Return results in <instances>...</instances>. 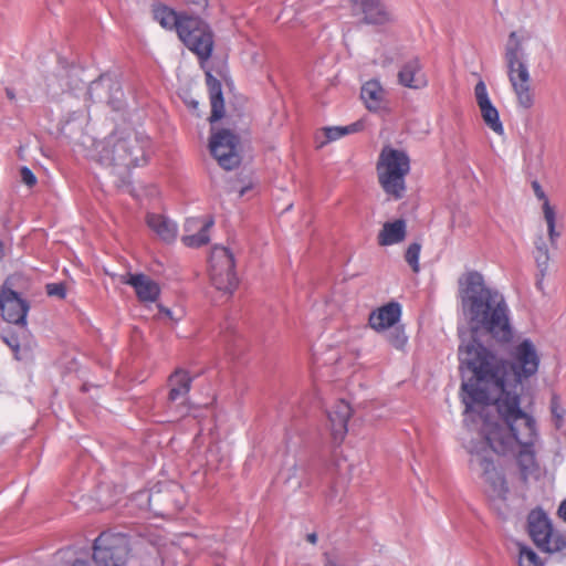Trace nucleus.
<instances>
[{"label":"nucleus","mask_w":566,"mask_h":566,"mask_svg":"<svg viewBox=\"0 0 566 566\" xmlns=\"http://www.w3.org/2000/svg\"><path fill=\"white\" fill-rule=\"evenodd\" d=\"M552 413L558 419L563 417V411L559 409L556 399L552 401Z\"/></svg>","instance_id":"58836bf2"},{"label":"nucleus","mask_w":566,"mask_h":566,"mask_svg":"<svg viewBox=\"0 0 566 566\" xmlns=\"http://www.w3.org/2000/svg\"><path fill=\"white\" fill-rule=\"evenodd\" d=\"M148 144L143 135L130 130H116L97 145V160L115 174H122L146 161Z\"/></svg>","instance_id":"20e7f679"},{"label":"nucleus","mask_w":566,"mask_h":566,"mask_svg":"<svg viewBox=\"0 0 566 566\" xmlns=\"http://www.w3.org/2000/svg\"><path fill=\"white\" fill-rule=\"evenodd\" d=\"M90 97L99 102H106L114 109H119L123 104V91L118 82L103 75L91 83L88 87Z\"/></svg>","instance_id":"dca6fc26"},{"label":"nucleus","mask_w":566,"mask_h":566,"mask_svg":"<svg viewBox=\"0 0 566 566\" xmlns=\"http://www.w3.org/2000/svg\"><path fill=\"white\" fill-rule=\"evenodd\" d=\"M458 357L463 377L470 375L461 386L467 421L495 397H521L525 382L537 374L541 363L537 348L530 338L510 348L509 360L478 339L462 342Z\"/></svg>","instance_id":"f257e3e1"},{"label":"nucleus","mask_w":566,"mask_h":566,"mask_svg":"<svg viewBox=\"0 0 566 566\" xmlns=\"http://www.w3.org/2000/svg\"><path fill=\"white\" fill-rule=\"evenodd\" d=\"M398 82L400 85L412 90L427 86L428 80L418 57H411L402 63L398 72Z\"/></svg>","instance_id":"412c9836"},{"label":"nucleus","mask_w":566,"mask_h":566,"mask_svg":"<svg viewBox=\"0 0 566 566\" xmlns=\"http://www.w3.org/2000/svg\"><path fill=\"white\" fill-rule=\"evenodd\" d=\"M129 554V542L124 534L102 533L94 542L91 566H124Z\"/></svg>","instance_id":"1a4fd4ad"},{"label":"nucleus","mask_w":566,"mask_h":566,"mask_svg":"<svg viewBox=\"0 0 566 566\" xmlns=\"http://www.w3.org/2000/svg\"><path fill=\"white\" fill-rule=\"evenodd\" d=\"M459 302L462 316L474 336H486L505 345L514 338L512 313L504 295L489 286L478 271H469L459 279ZM465 342V339H462Z\"/></svg>","instance_id":"7ed1b4c3"},{"label":"nucleus","mask_w":566,"mask_h":566,"mask_svg":"<svg viewBox=\"0 0 566 566\" xmlns=\"http://www.w3.org/2000/svg\"><path fill=\"white\" fill-rule=\"evenodd\" d=\"M558 515L559 517L566 522V500H564L558 507Z\"/></svg>","instance_id":"ea45409f"},{"label":"nucleus","mask_w":566,"mask_h":566,"mask_svg":"<svg viewBox=\"0 0 566 566\" xmlns=\"http://www.w3.org/2000/svg\"><path fill=\"white\" fill-rule=\"evenodd\" d=\"M507 76L516 96L520 107L528 109L534 104V95L531 91V74L527 65V56L516 32H511L505 45L504 54Z\"/></svg>","instance_id":"6e6552de"},{"label":"nucleus","mask_w":566,"mask_h":566,"mask_svg":"<svg viewBox=\"0 0 566 566\" xmlns=\"http://www.w3.org/2000/svg\"><path fill=\"white\" fill-rule=\"evenodd\" d=\"M146 223L161 241L170 243L176 240L178 226L168 217L160 213H148Z\"/></svg>","instance_id":"393cba45"},{"label":"nucleus","mask_w":566,"mask_h":566,"mask_svg":"<svg viewBox=\"0 0 566 566\" xmlns=\"http://www.w3.org/2000/svg\"><path fill=\"white\" fill-rule=\"evenodd\" d=\"M3 256H4L3 243L0 241V262L2 261Z\"/></svg>","instance_id":"c03bdc74"},{"label":"nucleus","mask_w":566,"mask_h":566,"mask_svg":"<svg viewBox=\"0 0 566 566\" xmlns=\"http://www.w3.org/2000/svg\"><path fill=\"white\" fill-rule=\"evenodd\" d=\"M353 15L366 24H384L390 13L381 0H349Z\"/></svg>","instance_id":"2eb2a0df"},{"label":"nucleus","mask_w":566,"mask_h":566,"mask_svg":"<svg viewBox=\"0 0 566 566\" xmlns=\"http://www.w3.org/2000/svg\"><path fill=\"white\" fill-rule=\"evenodd\" d=\"M212 218H188L185 222L186 234L181 238L188 248H200L210 241L209 231L213 226Z\"/></svg>","instance_id":"a211bd4d"},{"label":"nucleus","mask_w":566,"mask_h":566,"mask_svg":"<svg viewBox=\"0 0 566 566\" xmlns=\"http://www.w3.org/2000/svg\"><path fill=\"white\" fill-rule=\"evenodd\" d=\"M378 182L385 193L399 200L407 191L406 177L410 171V158L405 150L384 146L376 165Z\"/></svg>","instance_id":"0eeeda50"},{"label":"nucleus","mask_w":566,"mask_h":566,"mask_svg":"<svg viewBox=\"0 0 566 566\" xmlns=\"http://www.w3.org/2000/svg\"><path fill=\"white\" fill-rule=\"evenodd\" d=\"M360 97L369 112H381L387 108V92L377 80L367 81L360 91Z\"/></svg>","instance_id":"b1692460"},{"label":"nucleus","mask_w":566,"mask_h":566,"mask_svg":"<svg viewBox=\"0 0 566 566\" xmlns=\"http://www.w3.org/2000/svg\"><path fill=\"white\" fill-rule=\"evenodd\" d=\"M528 534L534 544L545 553H557L566 547V536L555 531L548 515L536 509L527 516Z\"/></svg>","instance_id":"9d476101"},{"label":"nucleus","mask_w":566,"mask_h":566,"mask_svg":"<svg viewBox=\"0 0 566 566\" xmlns=\"http://www.w3.org/2000/svg\"><path fill=\"white\" fill-rule=\"evenodd\" d=\"M460 439L470 455V469L480 473L488 496L492 501H505L510 489L503 471L494 463V453L496 452L488 446V441L478 440L464 431Z\"/></svg>","instance_id":"423d86ee"},{"label":"nucleus","mask_w":566,"mask_h":566,"mask_svg":"<svg viewBox=\"0 0 566 566\" xmlns=\"http://www.w3.org/2000/svg\"><path fill=\"white\" fill-rule=\"evenodd\" d=\"M154 17L163 28L168 30L175 29L178 32L181 20L187 19L188 15L179 14L166 6H160L155 8Z\"/></svg>","instance_id":"c85d7f7f"},{"label":"nucleus","mask_w":566,"mask_h":566,"mask_svg":"<svg viewBox=\"0 0 566 566\" xmlns=\"http://www.w3.org/2000/svg\"><path fill=\"white\" fill-rule=\"evenodd\" d=\"M7 96H8V98H10V99H14V97H15V95H14L13 91H12V90H10V88H7Z\"/></svg>","instance_id":"37998d69"},{"label":"nucleus","mask_w":566,"mask_h":566,"mask_svg":"<svg viewBox=\"0 0 566 566\" xmlns=\"http://www.w3.org/2000/svg\"><path fill=\"white\" fill-rule=\"evenodd\" d=\"M74 566H91V564L87 560H84L83 558H77L74 562Z\"/></svg>","instance_id":"a19ab883"},{"label":"nucleus","mask_w":566,"mask_h":566,"mask_svg":"<svg viewBox=\"0 0 566 566\" xmlns=\"http://www.w3.org/2000/svg\"><path fill=\"white\" fill-rule=\"evenodd\" d=\"M206 82L209 91L211 115L210 123L221 119L224 115V101L222 95V86L219 80L213 77L210 73L206 75Z\"/></svg>","instance_id":"bb28decb"},{"label":"nucleus","mask_w":566,"mask_h":566,"mask_svg":"<svg viewBox=\"0 0 566 566\" xmlns=\"http://www.w3.org/2000/svg\"><path fill=\"white\" fill-rule=\"evenodd\" d=\"M238 145L239 139L231 130L221 129L212 134L209 148L219 165L227 170H231L239 166L241 160Z\"/></svg>","instance_id":"ddd939ff"},{"label":"nucleus","mask_w":566,"mask_h":566,"mask_svg":"<svg viewBox=\"0 0 566 566\" xmlns=\"http://www.w3.org/2000/svg\"><path fill=\"white\" fill-rule=\"evenodd\" d=\"M401 316V306L396 302L388 303L369 315V325L377 332L395 326Z\"/></svg>","instance_id":"4be33fe9"},{"label":"nucleus","mask_w":566,"mask_h":566,"mask_svg":"<svg viewBox=\"0 0 566 566\" xmlns=\"http://www.w3.org/2000/svg\"><path fill=\"white\" fill-rule=\"evenodd\" d=\"M538 448L517 450L514 452L518 476L522 483L539 482L546 478L548 471L537 458Z\"/></svg>","instance_id":"4468645a"},{"label":"nucleus","mask_w":566,"mask_h":566,"mask_svg":"<svg viewBox=\"0 0 566 566\" xmlns=\"http://www.w3.org/2000/svg\"><path fill=\"white\" fill-rule=\"evenodd\" d=\"M307 541L312 544H316L317 542V535L315 533H311L307 535Z\"/></svg>","instance_id":"79ce46f5"},{"label":"nucleus","mask_w":566,"mask_h":566,"mask_svg":"<svg viewBox=\"0 0 566 566\" xmlns=\"http://www.w3.org/2000/svg\"><path fill=\"white\" fill-rule=\"evenodd\" d=\"M474 95L484 124L495 134L503 135L504 127L500 119L499 111L491 102L486 85L483 81L476 83Z\"/></svg>","instance_id":"f3484780"},{"label":"nucleus","mask_w":566,"mask_h":566,"mask_svg":"<svg viewBox=\"0 0 566 566\" xmlns=\"http://www.w3.org/2000/svg\"><path fill=\"white\" fill-rule=\"evenodd\" d=\"M352 415L349 403L343 399L336 401L333 407L327 410L328 427L333 440L340 443L347 433V422Z\"/></svg>","instance_id":"aec40b11"},{"label":"nucleus","mask_w":566,"mask_h":566,"mask_svg":"<svg viewBox=\"0 0 566 566\" xmlns=\"http://www.w3.org/2000/svg\"><path fill=\"white\" fill-rule=\"evenodd\" d=\"M533 190H534L535 196L539 200H543V213H544L545 221L547 223L548 235H549L551 241L554 242L556 240V238L559 235L555 230V223H556L555 211H554L553 207H551L549 201H548L544 190L542 189V187L539 186V184L537 181L533 182Z\"/></svg>","instance_id":"cd10ccee"},{"label":"nucleus","mask_w":566,"mask_h":566,"mask_svg":"<svg viewBox=\"0 0 566 566\" xmlns=\"http://www.w3.org/2000/svg\"><path fill=\"white\" fill-rule=\"evenodd\" d=\"M518 566H544L539 556L525 545L518 546Z\"/></svg>","instance_id":"473e14b6"},{"label":"nucleus","mask_w":566,"mask_h":566,"mask_svg":"<svg viewBox=\"0 0 566 566\" xmlns=\"http://www.w3.org/2000/svg\"><path fill=\"white\" fill-rule=\"evenodd\" d=\"M158 314L160 318L166 319L172 324L178 323L184 317L182 308H168L164 305H158Z\"/></svg>","instance_id":"c9c22d12"},{"label":"nucleus","mask_w":566,"mask_h":566,"mask_svg":"<svg viewBox=\"0 0 566 566\" xmlns=\"http://www.w3.org/2000/svg\"><path fill=\"white\" fill-rule=\"evenodd\" d=\"M179 39L200 60H208L213 50V35L209 25L198 17L182 19L178 31Z\"/></svg>","instance_id":"9b49d317"},{"label":"nucleus","mask_w":566,"mask_h":566,"mask_svg":"<svg viewBox=\"0 0 566 566\" xmlns=\"http://www.w3.org/2000/svg\"><path fill=\"white\" fill-rule=\"evenodd\" d=\"M29 308V303L21 296L0 290V315L6 322L19 327V333L12 329L3 331L1 338L10 347L14 358L24 363L33 359L36 347L25 328Z\"/></svg>","instance_id":"39448f33"},{"label":"nucleus","mask_w":566,"mask_h":566,"mask_svg":"<svg viewBox=\"0 0 566 566\" xmlns=\"http://www.w3.org/2000/svg\"><path fill=\"white\" fill-rule=\"evenodd\" d=\"M31 287V279L22 273L15 272L7 277L1 291L12 292L17 295H21L24 291H29Z\"/></svg>","instance_id":"7c9ffc66"},{"label":"nucleus","mask_w":566,"mask_h":566,"mask_svg":"<svg viewBox=\"0 0 566 566\" xmlns=\"http://www.w3.org/2000/svg\"><path fill=\"white\" fill-rule=\"evenodd\" d=\"M169 385H170V391H169L170 407L181 406L182 409L188 410V407L185 403L187 401L188 392L191 387V377L189 376V374L185 370H176L169 377Z\"/></svg>","instance_id":"5701e85b"},{"label":"nucleus","mask_w":566,"mask_h":566,"mask_svg":"<svg viewBox=\"0 0 566 566\" xmlns=\"http://www.w3.org/2000/svg\"><path fill=\"white\" fill-rule=\"evenodd\" d=\"M463 422L464 432L488 441L497 454L539 448L542 442L536 419L521 409V397L517 396L495 397L469 421L465 408Z\"/></svg>","instance_id":"f03ea898"},{"label":"nucleus","mask_w":566,"mask_h":566,"mask_svg":"<svg viewBox=\"0 0 566 566\" xmlns=\"http://www.w3.org/2000/svg\"><path fill=\"white\" fill-rule=\"evenodd\" d=\"M122 283L130 285L142 303L156 302L160 295L158 283L143 273H127L122 277Z\"/></svg>","instance_id":"6ab92c4d"},{"label":"nucleus","mask_w":566,"mask_h":566,"mask_svg":"<svg viewBox=\"0 0 566 566\" xmlns=\"http://www.w3.org/2000/svg\"><path fill=\"white\" fill-rule=\"evenodd\" d=\"M407 234V224L402 219L385 222L378 233V243L381 247L394 245L405 240Z\"/></svg>","instance_id":"a878e982"},{"label":"nucleus","mask_w":566,"mask_h":566,"mask_svg":"<svg viewBox=\"0 0 566 566\" xmlns=\"http://www.w3.org/2000/svg\"><path fill=\"white\" fill-rule=\"evenodd\" d=\"M210 279L212 285L223 293L231 294L238 286L234 272V258L226 247H214L210 254Z\"/></svg>","instance_id":"f8f14e48"},{"label":"nucleus","mask_w":566,"mask_h":566,"mask_svg":"<svg viewBox=\"0 0 566 566\" xmlns=\"http://www.w3.org/2000/svg\"><path fill=\"white\" fill-rule=\"evenodd\" d=\"M363 128V124L360 122H356L346 126H328L322 128V134L324 135V140H318L317 143L319 147H323L327 143L338 140L339 138L359 132Z\"/></svg>","instance_id":"c756f323"},{"label":"nucleus","mask_w":566,"mask_h":566,"mask_svg":"<svg viewBox=\"0 0 566 566\" xmlns=\"http://www.w3.org/2000/svg\"><path fill=\"white\" fill-rule=\"evenodd\" d=\"M72 566H74V564Z\"/></svg>","instance_id":"a18cd8bd"},{"label":"nucleus","mask_w":566,"mask_h":566,"mask_svg":"<svg viewBox=\"0 0 566 566\" xmlns=\"http://www.w3.org/2000/svg\"><path fill=\"white\" fill-rule=\"evenodd\" d=\"M421 245L417 242L411 243L405 254L406 262L411 266L413 272H419V256Z\"/></svg>","instance_id":"f704fd0d"},{"label":"nucleus","mask_w":566,"mask_h":566,"mask_svg":"<svg viewBox=\"0 0 566 566\" xmlns=\"http://www.w3.org/2000/svg\"><path fill=\"white\" fill-rule=\"evenodd\" d=\"M20 177H21L22 182L24 185H27L28 187H33L38 181L35 175L27 166L21 167Z\"/></svg>","instance_id":"4c0bfd02"},{"label":"nucleus","mask_w":566,"mask_h":566,"mask_svg":"<svg viewBox=\"0 0 566 566\" xmlns=\"http://www.w3.org/2000/svg\"><path fill=\"white\" fill-rule=\"evenodd\" d=\"M387 340L397 349H401L407 343L405 331L400 326H392L387 329Z\"/></svg>","instance_id":"72a5a7b5"},{"label":"nucleus","mask_w":566,"mask_h":566,"mask_svg":"<svg viewBox=\"0 0 566 566\" xmlns=\"http://www.w3.org/2000/svg\"><path fill=\"white\" fill-rule=\"evenodd\" d=\"M46 293L49 296L56 297L63 300L66 297V287L62 282L59 283H49L45 286Z\"/></svg>","instance_id":"e433bc0d"},{"label":"nucleus","mask_w":566,"mask_h":566,"mask_svg":"<svg viewBox=\"0 0 566 566\" xmlns=\"http://www.w3.org/2000/svg\"><path fill=\"white\" fill-rule=\"evenodd\" d=\"M535 248H536L535 261H536L537 268L541 272V276L544 277V275L548 269V261H549L548 249L542 238H538V240L535 242ZM542 282H543V279L537 281V286L539 289H542Z\"/></svg>","instance_id":"2f4dec72"}]
</instances>
